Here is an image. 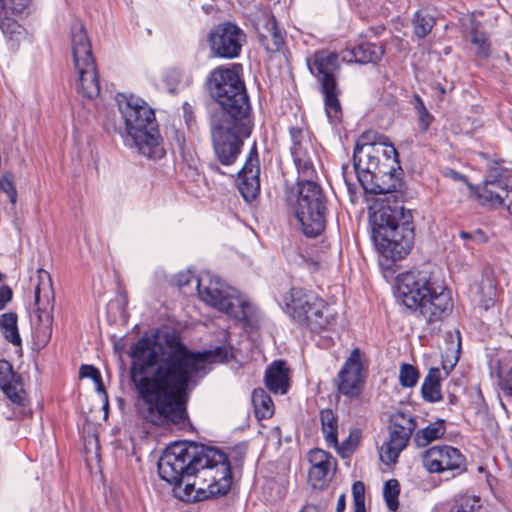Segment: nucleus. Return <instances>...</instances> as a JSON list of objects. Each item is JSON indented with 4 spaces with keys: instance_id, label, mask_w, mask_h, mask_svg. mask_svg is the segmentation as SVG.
Here are the masks:
<instances>
[{
    "instance_id": "nucleus-47",
    "label": "nucleus",
    "mask_w": 512,
    "mask_h": 512,
    "mask_svg": "<svg viewBox=\"0 0 512 512\" xmlns=\"http://www.w3.org/2000/svg\"><path fill=\"white\" fill-rule=\"evenodd\" d=\"M346 508V498L344 494H341L338 497L337 504H336V512H344Z\"/></svg>"
},
{
    "instance_id": "nucleus-26",
    "label": "nucleus",
    "mask_w": 512,
    "mask_h": 512,
    "mask_svg": "<svg viewBox=\"0 0 512 512\" xmlns=\"http://www.w3.org/2000/svg\"><path fill=\"white\" fill-rule=\"evenodd\" d=\"M309 461L311 463L309 478L312 481L324 480L335 465V459L322 449L310 451Z\"/></svg>"
},
{
    "instance_id": "nucleus-5",
    "label": "nucleus",
    "mask_w": 512,
    "mask_h": 512,
    "mask_svg": "<svg viewBox=\"0 0 512 512\" xmlns=\"http://www.w3.org/2000/svg\"><path fill=\"white\" fill-rule=\"evenodd\" d=\"M398 292L403 304L419 312L427 323L441 320L453 307L443 281L428 270H410L398 277Z\"/></svg>"
},
{
    "instance_id": "nucleus-13",
    "label": "nucleus",
    "mask_w": 512,
    "mask_h": 512,
    "mask_svg": "<svg viewBox=\"0 0 512 512\" xmlns=\"http://www.w3.org/2000/svg\"><path fill=\"white\" fill-rule=\"evenodd\" d=\"M211 136L215 155L223 166L232 165L240 154L243 138L249 137L252 129L251 122H245V129L240 123L222 120L216 117L210 120Z\"/></svg>"
},
{
    "instance_id": "nucleus-45",
    "label": "nucleus",
    "mask_w": 512,
    "mask_h": 512,
    "mask_svg": "<svg viewBox=\"0 0 512 512\" xmlns=\"http://www.w3.org/2000/svg\"><path fill=\"white\" fill-rule=\"evenodd\" d=\"M175 140L178 146V149L180 153H184V146H185V137L182 133L176 132Z\"/></svg>"
},
{
    "instance_id": "nucleus-1",
    "label": "nucleus",
    "mask_w": 512,
    "mask_h": 512,
    "mask_svg": "<svg viewBox=\"0 0 512 512\" xmlns=\"http://www.w3.org/2000/svg\"><path fill=\"white\" fill-rule=\"evenodd\" d=\"M165 343L157 347L154 337L142 336L131 352L130 378L138 395L139 414L155 425L184 423L190 391L206 374V364L232 357L229 345L193 352L175 334L166 335Z\"/></svg>"
},
{
    "instance_id": "nucleus-39",
    "label": "nucleus",
    "mask_w": 512,
    "mask_h": 512,
    "mask_svg": "<svg viewBox=\"0 0 512 512\" xmlns=\"http://www.w3.org/2000/svg\"><path fill=\"white\" fill-rule=\"evenodd\" d=\"M0 189L6 193L12 204L16 203L17 192L14 186L13 177L11 173L7 172L0 178Z\"/></svg>"
},
{
    "instance_id": "nucleus-35",
    "label": "nucleus",
    "mask_w": 512,
    "mask_h": 512,
    "mask_svg": "<svg viewBox=\"0 0 512 512\" xmlns=\"http://www.w3.org/2000/svg\"><path fill=\"white\" fill-rule=\"evenodd\" d=\"M449 512H488L479 497L462 495L456 498Z\"/></svg>"
},
{
    "instance_id": "nucleus-22",
    "label": "nucleus",
    "mask_w": 512,
    "mask_h": 512,
    "mask_svg": "<svg viewBox=\"0 0 512 512\" xmlns=\"http://www.w3.org/2000/svg\"><path fill=\"white\" fill-rule=\"evenodd\" d=\"M26 9L25 2H0V29L10 40L22 34L17 19L25 15Z\"/></svg>"
},
{
    "instance_id": "nucleus-46",
    "label": "nucleus",
    "mask_w": 512,
    "mask_h": 512,
    "mask_svg": "<svg viewBox=\"0 0 512 512\" xmlns=\"http://www.w3.org/2000/svg\"><path fill=\"white\" fill-rule=\"evenodd\" d=\"M447 176L451 177L452 179L454 180H457V181H463V182H466L467 181V178L466 176H464L463 174L455 171V170H449L447 173H446Z\"/></svg>"
},
{
    "instance_id": "nucleus-8",
    "label": "nucleus",
    "mask_w": 512,
    "mask_h": 512,
    "mask_svg": "<svg viewBox=\"0 0 512 512\" xmlns=\"http://www.w3.org/2000/svg\"><path fill=\"white\" fill-rule=\"evenodd\" d=\"M373 240L378 252L395 261L406 256L414 241L412 214L403 206H382L375 215Z\"/></svg>"
},
{
    "instance_id": "nucleus-48",
    "label": "nucleus",
    "mask_w": 512,
    "mask_h": 512,
    "mask_svg": "<svg viewBox=\"0 0 512 512\" xmlns=\"http://www.w3.org/2000/svg\"><path fill=\"white\" fill-rule=\"evenodd\" d=\"M209 168L213 171V172H216V173H219V174H223V175H230V176H233L232 173H228L226 171H222L221 168L215 164V163H210L209 164Z\"/></svg>"
},
{
    "instance_id": "nucleus-30",
    "label": "nucleus",
    "mask_w": 512,
    "mask_h": 512,
    "mask_svg": "<svg viewBox=\"0 0 512 512\" xmlns=\"http://www.w3.org/2000/svg\"><path fill=\"white\" fill-rule=\"evenodd\" d=\"M321 428L324 438L329 446L338 447V419L331 409L320 412Z\"/></svg>"
},
{
    "instance_id": "nucleus-17",
    "label": "nucleus",
    "mask_w": 512,
    "mask_h": 512,
    "mask_svg": "<svg viewBox=\"0 0 512 512\" xmlns=\"http://www.w3.org/2000/svg\"><path fill=\"white\" fill-rule=\"evenodd\" d=\"M208 42L213 55L233 59L240 55L246 42V34L235 23L226 21L218 24L209 33Z\"/></svg>"
},
{
    "instance_id": "nucleus-12",
    "label": "nucleus",
    "mask_w": 512,
    "mask_h": 512,
    "mask_svg": "<svg viewBox=\"0 0 512 512\" xmlns=\"http://www.w3.org/2000/svg\"><path fill=\"white\" fill-rule=\"evenodd\" d=\"M307 65L320 83L329 122L331 124L340 123L342 107L339 101L340 89L336 80V72L340 66L338 55L328 50H320L307 59Z\"/></svg>"
},
{
    "instance_id": "nucleus-18",
    "label": "nucleus",
    "mask_w": 512,
    "mask_h": 512,
    "mask_svg": "<svg viewBox=\"0 0 512 512\" xmlns=\"http://www.w3.org/2000/svg\"><path fill=\"white\" fill-rule=\"evenodd\" d=\"M424 468L430 473L450 472L451 477L466 471L465 457L452 446H433L422 455Z\"/></svg>"
},
{
    "instance_id": "nucleus-27",
    "label": "nucleus",
    "mask_w": 512,
    "mask_h": 512,
    "mask_svg": "<svg viewBox=\"0 0 512 512\" xmlns=\"http://www.w3.org/2000/svg\"><path fill=\"white\" fill-rule=\"evenodd\" d=\"M384 54L383 47L374 43H362L350 51L352 58L349 61H355L360 64L376 63Z\"/></svg>"
},
{
    "instance_id": "nucleus-36",
    "label": "nucleus",
    "mask_w": 512,
    "mask_h": 512,
    "mask_svg": "<svg viewBox=\"0 0 512 512\" xmlns=\"http://www.w3.org/2000/svg\"><path fill=\"white\" fill-rule=\"evenodd\" d=\"M414 109L417 115L418 127L421 133H426L434 121V116L427 110L420 96H414Z\"/></svg>"
},
{
    "instance_id": "nucleus-2",
    "label": "nucleus",
    "mask_w": 512,
    "mask_h": 512,
    "mask_svg": "<svg viewBox=\"0 0 512 512\" xmlns=\"http://www.w3.org/2000/svg\"><path fill=\"white\" fill-rule=\"evenodd\" d=\"M161 479L180 489L186 481L183 501H202L226 495L232 485L231 465L220 449L194 442H175L169 445L158 461Z\"/></svg>"
},
{
    "instance_id": "nucleus-42",
    "label": "nucleus",
    "mask_w": 512,
    "mask_h": 512,
    "mask_svg": "<svg viewBox=\"0 0 512 512\" xmlns=\"http://www.w3.org/2000/svg\"><path fill=\"white\" fill-rule=\"evenodd\" d=\"M499 385L505 394L512 396V367L505 375H499Z\"/></svg>"
},
{
    "instance_id": "nucleus-37",
    "label": "nucleus",
    "mask_w": 512,
    "mask_h": 512,
    "mask_svg": "<svg viewBox=\"0 0 512 512\" xmlns=\"http://www.w3.org/2000/svg\"><path fill=\"white\" fill-rule=\"evenodd\" d=\"M400 484L397 479H390L385 482L383 496L390 511L395 512L399 507Z\"/></svg>"
},
{
    "instance_id": "nucleus-20",
    "label": "nucleus",
    "mask_w": 512,
    "mask_h": 512,
    "mask_svg": "<svg viewBox=\"0 0 512 512\" xmlns=\"http://www.w3.org/2000/svg\"><path fill=\"white\" fill-rule=\"evenodd\" d=\"M361 389L360 353L354 349L338 374V390L343 395L354 397L361 393Z\"/></svg>"
},
{
    "instance_id": "nucleus-6",
    "label": "nucleus",
    "mask_w": 512,
    "mask_h": 512,
    "mask_svg": "<svg viewBox=\"0 0 512 512\" xmlns=\"http://www.w3.org/2000/svg\"><path fill=\"white\" fill-rule=\"evenodd\" d=\"M125 131L138 152L150 159L165 155L153 109L141 98L118 93L115 98Z\"/></svg>"
},
{
    "instance_id": "nucleus-10",
    "label": "nucleus",
    "mask_w": 512,
    "mask_h": 512,
    "mask_svg": "<svg viewBox=\"0 0 512 512\" xmlns=\"http://www.w3.org/2000/svg\"><path fill=\"white\" fill-rule=\"evenodd\" d=\"M71 50L76 90L83 98L92 100L100 94L99 76L86 29L78 20L71 25Z\"/></svg>"
},
{
    "instance_id": "nucleus-33",
    "label": "nucleus",
    "mask_w": 512,
    "mask_h": 512,
    "mask_svg": "<svg viewBox=\"0 0 512 512\" xmlns=\"http://www.w3.org/2000/svg\"><path fill=\"white\" fill-rule=\"evenodd\" d=\"M18 317L14 312L0 315V330L4 338L14 346L21 345V337L17 326Z\"/></svg>"
},
{
    "instance_id": "nucleus-21",
    "label": "nucleus",
    "mask_w": 512,
    "mask_h": 512,
    "mask_svg": "<svg viewBox=\"0 0 512 512\" xmlns=\"http://www.w3.org/2000/svg\"><path fill=\"white\" fill-rule=\"evenodd\" d=\"M260 45L268 53H276L284 45V32L277 26L274 16L263 14L254 21Z\"/></svg>"
},
{
    "instance_id": "nucleus-52",
    "label": "nucleus",
    "mask_w": 512,
    "mask_h": 512,
    "mask_svg": "<svg viewBox=\"0 0 512 512\" xmlns=\"http://www.w3.org/2000/svg\"><path fill=\"white\" fill-rule=\"evenodd\" d=\"M354 512H366L365 507L354 508Z\"/></svg>"
},
{
    "instance_id": "nucleus-40",
    "label": "nucleus",
    "mask_w": 512,
    "mask_h": 512,
    "mask_svg": "<svg viewBox=\"0 0 512 512\" xmlns=\"http://www.w3.org/2000/svg\"><path fill=\"white\" fill-rule=\"evenodd\" d=\"M352 495L354 508L365 507V486L361 481H356L352 485Z\"/></svg>"
},
{
    "instance_id": "nucleus-49",
    "label": "nucleus",
    "mask_w": 512,
    "mask_h": 512,
    "mask_svg": "<svg viewBox=\"0 0 512 512\" xmlns=\"http://www.w3.org/2000/svg\"><path fill=\"white\" fill-rule=\"evenodd\" d=\"M459 235L463 240H472V232L461 231Z\"/></svg>"
},
{
    "instance_id": "nucleus-11",
    "label": "nucleus",
    "mask_w": 512,
    "mask_h": 512,
    "mask_svg": "<svg viewBox=\"0 0 512 512\" xmlns=\"http://www.w3.org/2000/svg\"><path fill=\"white\" fill-rule=\"evenodd\" d=\"M196 283L198 295L206 304L240 321H248L252 317V305L219 277L205 272L196 279Z\"/></svg>"
},
{
    "instance_id": "nucleus-43",
    "label": "nucleus",
    "mask_w": 512,
    "mask_h": 512,
    "mask_svg": "<svg viewBox=\"0 0 512 512\" xmlns=\"http://www.w3.org/2000/svg\"><path fill=\"white\" fill-rule=\"evenodd\" d=\"M12 297V289L7 285H2L0 287V311L12 300Z\"/></svg>"
},
{
    "instance_id": "nucleus-55",
    "label": "nucleus",
    "mask_w": 512,
    "mask_h": 512,
    "mask_svg": "<svg viewBox=\"0 0 512 512\" xmlns=\"http://www.w3.org/2000/svg\"><path fill=\"white\" fill-rule=\"evenodd\" d=\"M348 169V167L346 165H343L342 166V170H343V175L345 176L346 174V170Z\"/></svg>"
},
{
    "instance_id": "nucleus-41",
    "label": "nucleus",
    "mask_w": 512,
    "mask_h": 512,
    "mask_svg": "<svg viewBox=\"0 0 512 512\" xmlns=\"http://www.w3.org/2000/svg\"><path fill=\"white\" fill-rule=\"evenodd\" d=\"M80 378H91L101 386V375L97 368L92 365H82L79 370Z\"/></svg>"
},
{
    "instance_id": "nucleus-28",
    "label": "nucleus",
    "mask_w": 512,
    "mask_h": 512,
    "mask_svg": "<svg viewBox=\"0 0 512 512\" xmlns=\"http://www.w3.org/2000/svg\"><path fill=\"white\" fill-rule=\"evenodd\" d=\"M421 393L427 402L434 403L442 400L440 370L438 368L429 370L422 384Z\"/></svg>"
},
{
    "instance_id": "nucleus-25",
    "label": "nucleus",
    "mask_w": 512,
    "mask_h": 512,
    "mask_svg": "<svg viewBox=\"0 0 512 512\" xmlns=\"http://www.w3.org/2000/svg\"><path fill=\"white\" fill-rule=\"evenodd\" d=\"M265 384L274 393L285 394L287 392L289 375L284 362L275 361L271 364L265 373Z\"/></svg>"
},
{
    "instance_id": "nucleus-16",
    "label": "nucleus",
    "mask_w": 512,
    "mask_h": 512,
    "mask_svg": "<svg viewBox=\"0 0 512 512\" xmlns=\"http://www.w3.org/2000/svg\"><path fill=\"white\" fill-rule=\"evenodd\" d=\"M389 423V439L381 446L380 458L386 464H393L408 445L417 422L410 414L396 411L390 415Z\"/></svg>"
},
{
    "instance_id": "nucleus-53",
    "label": "nucleus",
    "mask_w": 512,
    "mask_h": 512,
    "mask_svg": "<svg viewBox=\"0 0 512 512\" xmlns=\"http://www.w3.org/2000/svg\"><path fill=\"white\" fill-rule=\"evenodd\" d=\"M211 6H207V5H204L202 8L203 10L206 12V13H209V9H210Z\"/></svg>"
},
{
    "instance_id": "nucleus-54",
    "label": "nucleus",
    "mask_w": 512,
    "mask_h": 512,
    "mask_svg": "<svg viewBox=\"0 0 512 512\" xmlns=\"http://www.w3.org/2000/svg\"><path fill=\"white\" fill-rule=\"evenodd\" d=\"M457 338H458V347H460L461 338H460V332L459 331H457Z\"/></svg>"
},
{
    "instance_id": "nucleus-3",
    "label": "nucleus",
    "mask_w": 512,
    "mask_h": 512,
    "mask_svg": "<svg viewBox=\"0 0 512 512\" xmlns=\"http://www.w3.org/2000/svg\"><path fill=\"white\" fill-rule=\"evenodd\" d=\"M291 155L298 173L304 178L298 182V198L294 206L295 217L302 232L310 238L322 233L325 228L326 200L322 188L310 178L314 174L311 159L312 144L308 133L292 127Z\"/></svg>"
},
{
    "instance_id": "nucleus-51",
    "label": "nucleus",
    "mask_w": 512,
    "mask_h": 512,
    "mask_svg": "<svg viewBox=\"0 0 512 512\" xmlns=\"http://www.w3.org/2000/svg\"><path fill=\"white\" fill-rule=\"evenodd\" d=\"M449 401H450L451 404H454L455 401H456V396L455 395H450L449 396Z\"/></svg>"
},
{
    "instance_id": "nucleus-32",
    "label": "nucleus",
    "mask_w": 512,
    "mask_h": 512,
    "mask_svg": "<svg viewBox=\"0 0 512 512\" xmlns=\"http://www.w3.org/2000/svg\"><path fill=\"white\" fill-rule=\"evenodd\" d=\"M252 403L257 418L266 419L272 417L274 414V403L270 395L264 389L258 388L253 391Z\"/></svg>"
},
{
    "instance_id": "nucleus-4",
    "label": "nucleus",
    "mask_w": 512,
    "mask_h": 512,
    "mask_svg": "<svg viewBox=\"0 0 512 512\" xmlns=\"http://www.w3.org/2000/svg\"><path fill=\"white\" fill-rule=\"evenodd\" d=\"M353 166L366 193L389 194L403 187L396 148L392 144L371 141L368 133L362 134L355 144Z\"/></svg>"
},
{
    "instance_id": "nucleus-56",
    "label": "nucleus",
    "mask_w": 512,
    "mask_h": 512,
    "mask_svg": "<svg viewBox=\"0 0 512 512\" xmlns=\"http://www.w3.org/2000/svg\"><path fill=\"white\" fill-rule=\"evenodd\" d=\"M347 443H348V441H344L343 442V448L342 449H345V446H346Z\"/></svg>"
},
{
    "instance_id": "nucleus-7",
    "label": "nucleus",
    "mask_w": 512,
    "mask_h": 512,
    "mask_svg": "<svg viewBox=\"0 0 512 512\" xmlns=\"http://www.w3.org/2000/svg\"><path fill=\"white\" fill-rule=\"evenodd\" d=\"M208 89L215 101L210 120L218 117L234 121L246 130L245 122H251V107L244 82L238 72L223 67L214 69L208 79Z\"/></svg>"
},
{
    "instance_id": "nucleus-24",
    "label": "nucleus",
    "mask_w": 512,
    "mask_h": 512,
    "mask_svg": "<svg viewBox=\"0 0 512 512\" xmlns=\"http://www.w3.org/2000/svg\"><path fill=\"white\" fill-rule=\"evenodd\" d=\"M496 287L497 283L492 273L482 274L481 279L470 286L472 301L484 310H488L494 305Z\"/></svg>"
},
{
    "instance_id": "nucleus-15",
    "label": "nucleus",
    "mask_w": 512,
    "mask_h": 512,
    "mask_svg": "<svg viewBox=\"0 0 512 512\" xmlns=\"http://www.w3.org/2000/svg\"><path fill=\"white\" fill-rule=\"evenodd\" d=\"M509 171L498 163L490 166L477 197L481 205L491 208H507L512 205V187L509 185Z\"/></svg>"
},
{
    "instance_id": "nucleus-31",
    "label": "nucleus",
    "mask_w": 512,
    "mask_h": 512,
    "mask_svg": "<svg viewBox=\"0 0 512 512\" xmlns=\"http://www.w3.org/2000/svg\"><path fill=\"white\" fill-rule=\"evenodd\" d=\"M470 42L475 47V55L478 58L487 59L491 55V43L485 31L479 29V23L472 21L470 30Z\"/></svg>"
},
{
    "instance_id": "nucleus-9",
    "label": "nucleus",
    "mask_w": 512,
    "mask_h": 512,
    "mask_svg": "<svg viewBox=\"0 0 512 512\" xmlns=\"http://www.w3.org/2000/svg\"><path fill=\"white\" fill-rule=\"evenodd\" d=\"M284 312L299 326L319 333L335 321L326 301L312 290L291 288L283 297Z\"/></svg>"
},
{
    "instance_id": "nucleus-29",
    "label": "nucleus",
    "mask_w": 512,
    "mask_h": 512,
    "mask_svg": "<svg viewBox=\"0 0 512 512\" xmlns=\"http://www.w3.org/2000/svg\"><path fill=\"white\" fill-rule=\"evenodd\" d=\"M446 431L445 421L438 419L430 423L425 428L418 430L414 436V442L417 447H425L432 441L441 438Z\"/></svg>"
},
{
    "instance_id": "nucleus-50",
    "label": "nucleus",
    "mask_w": 512,
    "mask_h": 512,
    "mask_svg": "<svg viewBox=\"0 0 512 512\" xmlns=\"http://www.w3.org/2000/svg\"><path fill=\"white\" fill-rule=\"evenodd\" d=\"M96 384H97V390L99 392H102L104 394V396L107 398V394H106V391L104 390L103 383L101 382V386L99 385V383H96Z\"/></svg>"
},
{
    "instance_id": "nucleus-44",
    "label": "nucleus",
    "mask_w": 512,
    "mask_h": 512,
    "mask_svg": "<svg viewBox=\"0 0 512 512\" xmlns=\"http://www.w3.org/2000/svg\"><path fill=\"white\" fill-rule=\"evenodd\" d=\"M487 240V235L481 229L472 232V241L481 244L487 242Z\"/></svg>"
},
{
    "instance_id": "nucleus-57",
    "label": "nucleus",
    "mask_w": 512,
    "mask_h": 512,
    "mask_svg": "<svg viewBox=\"0 0 512 512\" xmlns=\"http://www.w3.org/2000/svg\"><path fill=\"white\" fill-rule=\"evenodd\" d=\"M2 277H3V276H2V274L0 273V282L2 281Z\"/></svg>"
},
{
    "instance_id": "nucleus-14",
    "label": "nucleus",
    "mask_w": 512,
    "mask_h": 512,
    "mask_svg": "<svg viewBox=\"0 0 512 512\" xmlns=\"http://www.w3.org/2000/svg\"><path fill=\"white\" fill-rule=\"evenodd\" d=\"M54 290L50 274L37 270V283L35 285V306L37 322L35 324L34 339L38 347H45L52 336Z\"/></svg>"
},
{
    "instance_id": "nucleus-19",
    "label": "nucleus",
    "mask_w": 512,
    "mask_h": 512,
    "mask_svg": "<svg viewBox=\"0 0 512 512\" xmlns=\"http://www.w3.org/2000/svg\"><path fill=\"white\" fill-rule=\"evenodd\" d=\"M237 175V186L243 198L247 202L254 200L260 192V168L255 147L251 149L244 166Z\"/></svg>"
},
{
    "instance_id": "nucleus-23",
    "label": "nucleus",
    "mask_w": 512,
    "mask_h": 512,
    "mask_svg": "<svg viewBox=\"0 0 512 512\" xmlns=\"http://www.w3.org/2000/svg\"><path fill=\"white\" fill-rule=\"evenodd\" d=\"M0 388L14 404L24 405L25 392L21 376L14 372L12 364L5 359L0 360Z\"/></svg>"
},
{
    "instance_id": "nucleus-34",
    "label": "nucleus",
    "mask_w": 512,
    "mask_h": 512,
    "mask_svg": "<svg viewBox=\"0 0 512 512\" xmlns=\"http://www.w3.org/2000/svg\"><path fill=\"white\" fill-rule=\"evenodd\" d=\"M435 25V17L429 9L418 10L413 18L414 33L418 38L426 37Z\"/></svg>"
},
{
    "instance_id": "nucleus-38",
    "label": "nucleus",
    "mask_w": 512,
    "mask_h": 512,
    "mask_svg": "<svg viewBox=\"0 0 512 512\" xmlns=\"http://www.w3.org/2000/svg\"><path fill=\"white\" fill-rule=\"evenodd\" d=\"M418 378L419 372L414 366L407 363H403L400 366L399 382L401 386L414 387L418 382Z\"/></svg>"
}]
</instances>
